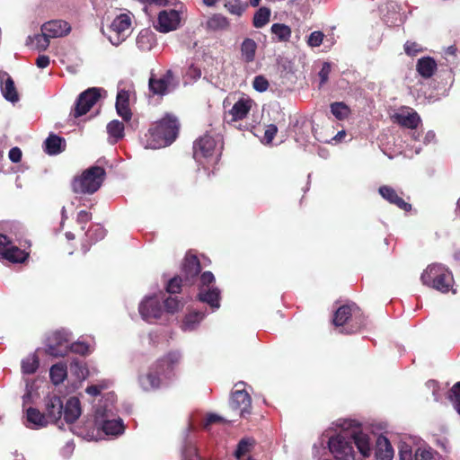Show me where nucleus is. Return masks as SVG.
Wrapping results in <instances>:
<instances>
[{"mask_svg": "<svg viewBox=\"0 0 460 460\" xmlns=\"http://www.w3.org/2000/svg\"><path fill=\"white\" fill-rule=\"evenodd\" d=\"M179 84V79L174 76L172 70H168L163 76L149 79V89L156 95H165L172 92Z\"/></svg>", "mask_w": 460, "mask_h": 460, "instance_id": "nucleus-12", "label": "nucleus"}, {"mask_svg": "<svg viewBox=\"0 0 460 460\" xmlns=\"http://www.w3.org/2000/svg\"><path fill=\"white\" fill-rule=\"evenodd\" d=\"M102 388L103 387L100 385H90L85 389V392L92 396H96L100 394Z\"/></svg>", "mask_w": 460, "mask_h": 460, "instance_id": "nucleus-60", "label": "nucleus"}, {"mask_svg": "<svg viewBox=\"0 0 460 460\" xmlns=\"http://www.w3.org/2000/svg\"><path fill=\"white\" fill-rule=\"evenodd\" d=\"M436 69L437 64L431 58H422L417 63V71L425 78L431 77Z\"/></svg>", "mask_w": 460, "mask_h": 460, "instance_id": "nucleus-32", "label": "nucleus"}, {"mask_svg": "<svg viewBox=\"0 0 460 460\" xmlns=\"http://www.w3.org/2000/svg\"><path fill=\"white\" fill-rule=\"evenodd\" d=\"M214 282L215 277L212 272H203L200 276L198 296L199 301L209 305L215 311L220 307V290L214 286H210Z\"/></svg>", "mask_w": 460, "mask_h": 460, "instance_id": "nucleus-10", "label": "nucleus"}, {"mask_svg": "<svg viewBox=\"0 0 460 460\" xmlns=\"http://www.w3.org/2000/svg\"><path fill=\"white\" fill-rule=\"evenodd\" d=\"M400 460H436L435 452L427 447H419L413 453L411 447L404 444L399 450Z\"/></svg>", "mask_w": 460, "mask_h": 460, "instance_id": "nucleus-19", "label": "nucleus"}, {"mask_svg": "<svg viewBox=\"0 0 460 460\" xmlns=\"http://www.w3.org/2000/svg\"><path fill=\"white\" fill-rule=\"evenodd\" d=\"M253 446L254 441L252 438L241 439L234 452L235 458L237 460H243V457L252 449Z\"/></svg>", "mask_w": 460, "mask_h": 460, "instance_id": "nucleus-42", "label": "nucleus"}, {"mask_svg": "<svg viewBox=\"0 0 460 460\" xmlns=\"http://www.w3.org/2000/svg\"><path fill=\"white\" fill-rule=\"evenodd\" d=\"M72 334L66 329L53 332L46 340V353L53 357H65L69 353Z\"/></svg>", "mask_w": 460, "mask_h": 460, "instance_id": "nucleus-9", "label": "nucleus"}, {"mask_svg": "<svg viewBox=\"0 0 460 460\" xmlns=\"http://www.w3.org/2000/svg\"><path fill=\"white\" fill-rule=\"evenodd\" d=\"M179 123L175 117L166 115L146 135V148L159 149L171 145L177 137Z\"/></svg>", "mask_w": 460, "mask_h": 460, "instance_id": "nucleus-4", "label": "nucleus"}, {"mask_svg": "<svg viewBox=\"0 0 460 460\" xmlns=\"http://www.w3.org/2000/svg\"><path fill=\"white\" fill-rule=\"evenodd\" d=\"M339 429L328 440L330 452L337 460H352L355 456L354 446L362 457H369L373 452L370 435L353 420H339L335 422Z\"/></svg>", "mask_w": 460, "mask_h": 460, "instance_id": "nucleus-1", "label": "nucleus"}, {"mask_svg": "<svg viewBox=\"0 0 460 460\" xmlns=\"http://www.w3.org/2000/svg\"><path fill=\"white\" fill-rule=\"evenodd\" d=\"M164 314H174L183 307V303L177 299V297L168 296L164 295V301L162 302Z\"/></svg>", "mask_w": 460, "mask_h": 460, "instance_id": "nucleus-39", "label": "nucleus"}, {"mask_svg": "<svg viewBox=\"0 0 460 460\" xmlns=\"http://www.w3.org/2000/svg\"><path fill=\"white\" fill-rule=\"evenodd\" d=\"M447 397L452 402L455 410L460 415V382H457L453 385L448 392Z\"/></svg>", "mask_w": 460, "mask_h": 460, "instance_id": "nucleus-45", "label": "nucleus"}, {"mask_svg": "<svg viewBox=\"0 0 460 460\" xmlns=\"http://www.w3.org/2000/svg\"><path fill=\"white\" fill-rule=\"evenodd\" d=\"M205 317V313L193 311L187 314L181 323V330L183 332H192L198 328L201 321Z\"/></svg>", "mask_w": 460, "mask_h": 460, "instance_id": "nucleus-31", "label": "nucleus"}, {"mask_svg": "<svg viewBox=\"0 0 460 460\" xmlns=\"http://www.w3.org/2000/svg\"><path fill=\"white\" fill-rule=\"evenodd\" d=\"M105 176V171L100 166H92L75 177L72 182V189L75 193L93 194L97 191Z\"/></svg>", "mask_w": 460, "mask_h": 460, "instance_id": "nucleus-7", "label": "nucleus"}, {"mask_svg": "<svg viewBox=\"0 0 460 460\" xmlns=\"http://www.w3.org/2000/svg\"><path fill=\"white\" fill-rule=\"evenodd\" d=\"M64 404L61 398L56 394H49L45 398V415L49 423H58L61 420Z\"/></svg>", "mask_w": 460, "mask_h": 460, "instance_id": "nucleus-18", "label": "nucleus"}, {"mask_svg": "<svg viewBox=\"0 0 460 460\" xmlns=\"http://www.w3.org/2000/svg\"><path fill=\"white\" fill-rule=\"evenodd\" d=\"M379 194L388 202L397 206L400 209L404 211H409L411 209V206L410 203L404 201L402 198H401L397 191L390 186H381L378 190Z\"/></svg>", "mask_w": 460, "mask_h": 460, "instance_id": "nucleus-24", "label": "nucleus"}, {"mask_svg": "<svg viewBox=\"0 0 460 460\" xmlns=\"http://www.w3.org/2000/svg\"><path fill=\"white\" fill-rule=\"evenodd\" d=\"M70 31L69 23L62 20H53L41 26V31L50 38L63 37L68 34Z\"/></svg>", "mask_w": 460, "mask_h": 460, "instance_id": "nucleus-22", "label": "nucleus"}, {"mask_svg": "<svg viewBox=\"0 0 460 460\" xmlns=\"http://www.w3.org/2000/svg\"><path fill=\"white\" fill-rule=\"evenodd\" d=\"M1 92L5 100L16 102L19 100L14 82L6 72H0Z\"/></svg>", "mask_w": 460, "mask_h": 460, "instance_id": "nucleus-26", "label": "nucleus"}, {"mask_svg": "<svg viewBox=\"0 0 460 460\" xmlns=\"http://www.w3.org/2000/svg\"><path fill=\"white\" fill-rule=\"evenodd\" d=\"M229 26V22L226 17L222 14L217 13L209 17L207 21V27L212 31L226 30Z\"/></svg>", "mask_w": 460, "mask_h": 460, "instance_id": "nucleus-35", "label": "nucleus"}, {"mask_svg": "<svg viewBox=\"0 0 460 460\" xmlns=\"http://www.w3.org/2000/svg\"><path fill=\"white\" fill-rule=\"evenodd\" d=\"M39 367V359L35 354L27 356L22 361V371L23 374H33Z\"/></svg>", "mask_w": 460, "mask_h": 460, "instance_id": "nucleus-41", "label": "nucleus"}, {"mask_svg": "<svg viewBox=\"0 0 460 460\" xmlns=\"http://www.w3.org/2000/svg\"><path fill=\"white\" fill-rule=\"evenodd\" d=\"M253 104V101L248 96L240 97L229 110L228 114L232 121H237L246 118Z\"/></svg>", "mask_w": 460, "mask_h": 460, "instance_id": "nucleus-21", "label": "nucleus"}, {"mask_svg": "<svg viewBox=\"0 0 460 460\" xmlns=\"http://www.w3.org/2000/svg\"><path fill=\"white\" fill-rule=\"evenodd\" d=\"M128 92L125 90H120L117 94L116 106H128Z\"/></svg>", "mask_w": 460, "mask_h": 460, "instance_id": "nucleus-53", "label": "nucleus"}, {"mask_svg": "<svg viewBox=\"0 0 460 460\" xmlns=\"http://www.w3.org/2000/svg\"><path fill=\"white\" fill-rule=\"evenodd\" d=\"M270 30L279 41H288L291 37V29L286 24L274 23Z\"/></svg>", "mask_w": 460, "mask_h": 460, "instance_id": "nucleus-37", "label": "nucleus"}, {"mask_svg": "<svg viewBox=\"0 0 460 460\" xmlns=\"http://www.w3.org/2000/svg\"><path fill=\"white\" fill-rule=\"evenodd\" d=\"M155 44V35L149 29H143L137 34L136 39V45L141 51H148L153 49Z\"/></svg>", "mask_w": 460, "mask_h": 460, "instance_id": "nucleus-29", "label": "nucleus"}, {"mask_svg": "<svg viewBox=\"0 0 460 460\" xmlns=\"http://www.w3.org/2000/svg\"><path fill=\"white\" fill-rule=\"evenodd\" d=\"M114 407L106 402L95 409L94 420L90 426H96L106 435L117 437L124 432V425L120 418H115Z\"/></svg>", "mask_w": 460, "mask_h": 460, "instance_id": "nucleus-5", "label": "nucleus"}, {"mask_svg": "<svg viewBox=\"0 0 460 460\" xmlns=\"http://www.w3.org/2000/svg\"><path fill=\"white\" fill-rule=\"evenodd\" d=\"M193 149V156L197 163L202 165L204 170L208 171L219 161L222 138L218 134H205L194 143Z\"/></svg>", "mask_w": 460, "mask_h": 460, "instance_id": "nucleus-3", "label": "nucleus"}, {"mask_svg": "<svg viewBox=\"0 0 460 460\" xmlns=\"http://www.w3.org/2000/svg\"><path fill=\"white\" fill-rule=\"evenodd\" d=\"M181 21V13L173 9L163 10L159 13L155 28L163 33L177 30Z\"/></svg>", "mask_w": 460, "mask_h": 460, "instance_id": "nucleus-14", "label": "nucleus"}, {"mask_svg": "<svg viewBox=\"0 0 460 460\" xmlns=\"http://www.w3.org/2000/svg\"><path fill=\"white\" fill-rule=\"evenodd\" d=\"M70 371L73 375L75 376L77 379H84L87 375V369L83 364V362L79 360H73L70 363Z\"/></svg>", "mask_w": 460, "mask_h": 460, "instance_id": "nucleus-46", "label": "nucleus"}, {"mask_svg": "<svg viewBox=\"0 0 460 460\" xmlns=\"http://www.w3.org/2000/svg\"><path fill=\"white\" fill-rule=\"evenodd\" d=\"M221 420V417L217 415V414H209L208 415L207 417V422H206V425H209L211 423H214L216 421H218Z\"/></svg>", "mask_w": 460, "mask_h": 460, "instance_id": "nucleus-64", "label": "nucleus"}, {"mask_svg": "<svg viewBox=\"0 0 460 460\" xmlns=\"http://www.w3.org/2000/svg\"><path fill=\"white\" fill-rule=\"evenodd\" d=\"M181 287V279L180 277H174L168 281L166 290L170 294H177L180 292Z\"/></svg>", "mask_w": 460, "mask_h": 460, "instance_id": "nucleus-50", "label": "nucleus"}, {"mask_svg": "<svg viewBox=\"0 0 460 460\" xmlns=\"http://www.w3.org/2000/svg\"><path fill=\"white\" fill-rule=\"evenodd\" d=\"M252 86L257 92L263 93L268 89L269 82L264 76L257 75L253 79Z\"/></svg>", "mask_w": 460, "mask_h": 460, "instance_id": "nucleus-48", "label": "nucleus"}, {"mask_svg": "<svg viewBox=\"0 0 460 460\" xmlns=\"http://www.w3.org/2000/svg\"><path fill=\"white\" fill-rule=\"evenodd\" d=\"M49 63L50 59L46 55H40L36 59V66L41 69L46 68L49 65Z\"/></svg>", "mask_w": 460, "mask_h": 460, "instance_id": "nucleus-58", "label": "nucleus"}, {"mask_svg": "<svg viewBox=\"0 0 460 460\" xmlns=\"http://www.w3.org/2000/svg\"><path fill=\"white\" fill-rule=\"evenodd\" d=\"M117 113L124 120L128 121L131 118V112L128 106H116Z\"/></svg>", "mask_w": 460, "mask_h": 460, "instance_id": "nucleus-56", "label": "nucleus"}, {"mask_svg": "<svg viewBox=\"0 0 460 460\" xmlns=\"http://www.w3.org/2000/svg\"><path fill=\"white\" fill-rule=\"evenodd\" d=\"M69 352H74L80 355H87L91 352L90 346L83 341L71 342Z\"/></svg>", "mask_w": 460, "mask_h": 460, "instance_id": "nucleus-47", "label": "nucleus"}, {"mask_svg": "<svg viewBox=\"0 0 460 460\" xmlns=\"http://www.w3.org/2000/svg\"><path fill=\"white\" fill-rule=\"evenodd\" d=\"M105 234H106L105 230L102 226H96L89 233V236L91 238H93L95 242L103 239Z\"/></svg>", "mask_w": 460, "mask_h": 460, "instance_id": "nucleus-54", "label": "nucleus"}, {"mask_svg": "<svg viewBox=\"0 0 460 460\" xmlns=\"http://www.w3.org/2000/svg\"><path fill=\"white\" fill-rule=\"evenodd\" d=\"M435 137H436V135H435L434 131L429 130L425 135L424 143L425 144L431 143L435 140Z\"/></svg>", "mask_w": 460, "mask_h": 460, "instance_id": "nucleus-62", "label": "nucleus"}, {"mask_svg": "<svg viewBox=\"0 0 460 460\" xmlns=\"http://www.w3.org/2000/svg\"><path fill=\"white\" fill-rule=\"evenodd\" d=\"M26 421L28 428L36 429L44 428L49 424L45 413H41L39 410L31 407L26 410Z\"/></svg>", "mask_w": 460, "mask_h": 460, "instance_id": "nucleus-27", "label": "nucleus"}, {"mask_svg": "<svg viewBox=\"0 0 460 460\" xmlns=\"http://www.w3.org/2000/svg\"><path fill=\"white\" fill-rule=\"evenodd\" d=\"M270 17V9L267 7H261L254 14L253 26L255 28H262L269 22Z\"/></svg>", "mask_w": 460, "mask_h": 460, "instance_id": "nucleus-43", "label": "nucleus"}, {"mask_svg": "<svg viewBox=\"0 0 460 460\" xmlns=\"http://www.w3.org/2000/svg\"><path fill=\"white\" fill-rule=\"evenodd\" d=\"M257 49L256 42L252 39H245L241 45L242 58L245 62H252L254 60Z\"/></svg>", "mask_w": 460, "mask_h": 460, "instance_id": "nucleus-34", "label": "nucleus"}, {"mask_svg": "<svg viewBox=\"0 0 460 460\" xmlns=\"http://www.w3.org/2000/svg\"><path fill=\"white\" fill-rule=\"evenodd\" d=\"M28 252L13 245L4 234H0V256L11 262H23Z\"/></svg>", "mask_w": 460, "mask_h": 460, "instance_id": "nucleus-15", "label": "nucleus"}, {"mask_svg": "<svg viewBox=\"0 0 460 460\" xmlns=\"http://www.w3.org/2000/svg\"><path fill=\"white\" fill-rule=\"evenodd\" d=\"M393 119L401 126L412 129L416 128L420 122V118L418 113L408 107L402 108L395 112Z\"/></svg>", "mask_w": 460, "mask_h": 460, "instance_id": "nucleus-20", "label": "nucleus"}, {"mask_svg": "<svg viewBox=\"0 0 460 460\" xmlns=\"http://www.w3.org/2000/svg\"><path fill=\"white\" fill-rule=\"evenodd\" d=\"M200 271V265L195 255L187 254L182 264V272L187 281H190Z\"/></svg>", "mask_w": 460, "mask_h": 460, "instance_id": "nucleus-28", "label": "nucleus"}, {"mask_svg": "<svg viewBox=\"0 0 460 460\" xmlns=\"http://www.w3.org/2000/svg\"><path fill=\"white\" fill-rule=\"evenodd\" d=\"M107 132L113 142H117L124 137V125L118 119H113L107 125Z\"/></svg>", "mask_w": 460, "mask_h": 460, "instance_id": "nucleus-36", "label": "nucleus"}, {"mask_svg": "<svg viewBox=\"0 0 460 460\" xmlns=\"http://www.w3.org/2000/svg\"><path fill=\"white\" fill-rule=\"evenodd\" d=\"M91 219V214L88 213L87 211L85 210H81L78 215H77V222L82 224V223H86L88 222L89 220Z\"/></svg>", "mask_w": 460, "mask_h": 460, "instance_id": "nucleus-59", "label": "nucleus"}, {"mask_svg": "<svg viewBox=\"0 0 460 460\" xmlns=\"http://www.w3.org/2000/svg\"><path fill=\"white\" fill-rule=\"evenodd\" d=\"M323 33L320 31H313L307 40V43L310 47H319L323 40Z\"/></svg>", "mask_w": 460, "mask_h": 460, "instance_id": "nucleus-49", "label": "nucleus"}, {"mask_svg": "<svg viewBox=\"0 0 460 460\" xmlns=\"http://www.w3.org/2000/svg\"><path fill=\"white\" fill-rule=\"evenodd\" d=\"M394 457V447L389 439L379 435L376 439L375 445V459L376 460H393Z\"/></svg>", "mask_w": 460, "mask_h": 460, "instance_id": "nucleus-23", "label": "nucleus"}, {"mask_svg": "<svg viewBox=\"0 0 460 460\" xmlns=\"http://www.w3.org/2000/svg\"><path fill=\"white\" fill-rule=\"evenodd\" d=\"M331 71H332L331 64L328 62H324L323 64V66H322L320 72H319L320 85L324 84L328 81Z\"/></svg>", "mask_w": 460, "mask_h": 460, "instance_id": "nucleus-51", "label": "nucleus"}, {"mask_svg": "<svg viewBox=\"0 0 460 460\" xmlns=\"http://www.w3.org/2000/svg\"><path fill=\"white\" fill-rule=\"evenodd\" d=\"M361 311L355 304H348L345 305L340 306L334 314L333 323L336 326H342L348 323L349 319L356 320L358 323V328H360L362 325V321L360 320Z\"/></svg>", "mask_w": 460, "mask_h": 460, "instance_id": "nucleus-17", "label": "nucleus"}, {"mask_svg": "<svg viewBox=\"0 0 460 460\" xmlns=\"http://www.w3.org/2000/svg\"><path fill=\"white\" fill-rule=\"evenodd\" d=\"M230 407L241 417L245 418L251 413L252 399L249 394L243 389H235L230 398Z\"/></svg>", "mask_w": 460, "mask_h": 460, "instance_id": "nucleus-16", "label": "nucleus"}, {"mask_svg": "<svg viewBox=\"0 0 460 460\" xmlns=\"http://www.w3.org/2000/svg\"><path fill=\"white\" fill-rule=\"evenodd\" d=\"M332 114L339 120H343L349 117L350 109L343 102H336L331 104Z\"/></svg>", "mask_w": 460, "mask_h": 460, "instance_id": "nucleus-38", "label": "nucleus"}, {"mask_svg": "<svg viewBox=\"0 0 460 460\" xmlns=\"http://www.w3.org/2000/svg\"><path fill=\"white\" fill-rule=\"evenodd\" d=\"M8 156L13 163H18L22 159V151L18 147H13L9 151Z\"/></svg>", "mask_w": 460, "mask_h": 460, "instance_id": "nucleus-57", "label": "nucleus"}, {"mask_svg": "<svg viewBox=\"0 0 460 460\" xmlns=\"http://www.w3.org/2000/svg\"><path fill=\"white\" fill-rule=\"evenodd\" d=\"M102 92L104 91L101 88L93 87L82 93L76 101L74 116L77 118L86 114L100 99Z\"/></svg>", "mask_w": 460, "mask_h": 460, "instance_id": "nucleus-13", "label": "nucleus"}, {"mask_svg": "<svg viewBox=\"0 0 460 460\" xmlns=\"http://www.w3.org/2000/svg\"><path fill=\"white\" fill-rule=\"evenodd\" d=\"M421 282L442 293L448 292L454 284L452 272L442 264H431L422 272Z\"/></svg>", "mask_w": 460, "mask_h": 460, "instance_id": "nucleus-6", "label": "nucleus"}, {"mask_svg": "<svg viewBox=\"0 0 460 460\" xmlns=\"http://www.w3.org/2000/svg\"><path fill=\"white\" fill-rule=\"evenodd\" d=\"M49 39L50 37L41 31L40 34H36L32 38L29 37L27 44L38 50H45L49 45Z\"/></svg>", "mask_w": 460, "mask_h": 460, "instance_id": "nucleus-40", "label": "nucleus"}, {"mask_svg": "<svg viewBox=\"0 0 460 460\" xmlns=\"http://www.w3.org/2000/svg\"><path fill=\"white\" fill-rule=\"evenodd\" d=\"M164 294L146 296L138 305V313L143 321L154 323L164 315L162 302Z\"/></svg>", "mask_w": 460, "mask_h": 460, "instance_id": "nucleus-8", "label": "nucleus"}, {"mask_svg": "<svg viewBox=\"0 0 460 460\" xmlns=\"http://www.w3.org/2000/svg\"><path fill=\"white\" fill-rule=\"evenodd\" d=\"M278 132V128L274 124H270L267 126L265 132H264V140L267 144L271 143L274 137L276 136Z\"/></svg>", "mask_w": 460, "mask_h": 460, "instance_id": "nucleus-52", "label": "nucleus"}, {"mask_svg": "<svg viewBox=\"0 0 460 460\" xmlns=\"http://www.w3.org/2000/svg\"><path fill=\"white\" fill-rule=\"evenodd\" d=\"M82 409L77 397H70L63 408L64 420L67 424L74 423L81 415Z\"/></svg>", "mask_w": 460, "mask_h": 460, "instance_id": "nucleus-25", "label": "nucleus"}, {"mask_svg": "<svg viewBox=\"0 0 460 460\" xmlns=\"http://www.w3.org/2000/svg\"><path fill=\"white\" fill-rule=\"evenodd\" d=\"M181 354L179 351H172L158 359L149 368L147 373L138 376L137 382L145 392H150L160 388L165 381L173 376L175 367L180 364Z\"/></svg>", "mask_w": 460, "mask_h": 460, "instance_id": "nucleus-2", "label": "nucleus"}, {"mask_svg": "<svg viewBox=\"0 0 460 460\" xmlns=\"http://www.w3.org/2000/svg\"><path fill=\"white\" fill-rule=\"evenodd\" d=\"M131 19L128 14L121 13L111 22L108 40L113 46L121 44L130 32Z\"/></svg>", "mask_w": 460, "mask_h": 460, "instance_id": "nucleus-11", "label": "nucleus"}, {"mask_svg": "<svg viewBox=\"0 0 460 460\" xmlns=\"http://www.w3.org/2000/svg\"><path fill=\"white\" fill-rule=\"evenodd\" d=\"M224 6L230 13L240 16L243 14L247 5L241 0H231L226 2Z\"/></svg>", "mask_w": 460, "mask_h": 460, "instance_id": "nucleus-44", "label": "nucleus"}, {"mask_svg": "<svg viewBox=\"0 0 460 460\" xmlns=\"http://www.w3.org/2000/svg\"><path fill=\"white\" fill-rule=\"evenodd\" d=\"M404 50L409 56H414L420 51V48L417 43L407 41L404 44Z\"/></svg>", "mask_w": 460, "mask_h": 460, "instance_id": "nucleus-55", "label": "nucleus"}, {"mask_svg": "<svg viewBox=\"0 0 460 460\" xmlns=\"http://www.w3.org/2000/svg\"><path fill=\"white\" fill-rule=\"evenodd\" d=\"M67 376V367L65 363L58 362L53 365L49 369V377L51 382L55 385H60L64 382Z\"/></svg>", "mask_w": 460, "mask_h": 460, "instance_id": "nucleus-33", "label": "nucleus"}, {"mask_svg": "<svg viewBox=\"0 0 460 460\" xmlns=\"http://www.w3.org/2000/svg\"><path fill=\"white\" fill-rule=\"evenodd\" d=\"M428 385L430 388H432V393H433L435 401H438L439 397H438V391H437L438 383L434 380H430L428 382Z\"/></svg>", "mask_w": 460, "mask_h": 460, "instance_id": "nucleus-61", "label": "nucleus"}, {"mask_svg": "<svg viewBox=\"0 0 460 460\" xmlns=\"http://www.w3.org/2000/svg\"><path fill=\"white\" fill-rule=\"evenodd\" d=\"M45 152L50 155H56L65 150L66 141L63 137L50 134L44 142Z\"/></svg>", "mask_w": 460, "mask_h": 460, "instance_id": "nucleus-30", "label": "nucleus"}, {"mask_svg": "<svg viewBox=\"0 0 460 460\" xmlns=\"http://www.w3.org/2000/svg\"><path fill=\"white\" fill-rule=\"evenodd\" d=\"M345 137H346V131L341 130L332 137V141H334L336 143L341 142Z\"/></svg>", "mask_w": 460, "mask_h": 460, "instance_id": "nucleus-63", "label": "nucleus"}]
</instances>
